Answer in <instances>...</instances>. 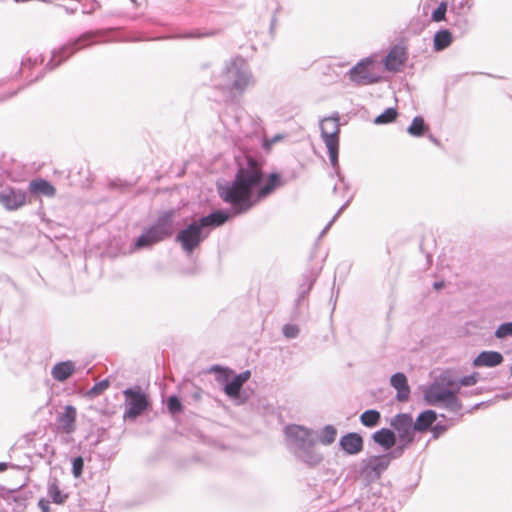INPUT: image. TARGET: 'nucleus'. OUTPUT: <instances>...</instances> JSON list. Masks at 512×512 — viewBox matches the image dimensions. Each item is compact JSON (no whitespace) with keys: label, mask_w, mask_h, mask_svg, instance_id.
I'll return each instance as SVG.
<instances>
[{"label":"nucleus","mask_w":512,"mask_h":512,"mask_svg":"<svg viewBox=\"0 0 512 512\" xmlns=\"http://www.w3.org/2000/svg\"><path fill=\"white\" fill-rule=\"evenodd\" d=\"M263 166L262 158L246 155L244 162L239 163L234 179L217 184L219 197L230 205L231 211H212L181 229L175 240L187 255H191L200 246L212 229L225 224L232 216L248 212L277 188L285 185L286 182L277 172L270 173L265 180Z\"/></svg>","instance_id":"nucleus-1"},{"label":"nucleus","mask_w":512,"mask_h":512,"mask_svg":"<svg viewBox=\"0 0 512 512\" xmlns=\"http://www.w3.org/2000/svg\"><path fill=\"white\" fill-rule=\"evenodd\" d=\"M212 82L215 88L238 95L255 85L249 64L239 56L225 61L221 72L212 78Z\"/></svg>","instance_id":"nucleus-2"},{"label":"nucleus","mask_w":512,"mask_h":512,"mask_svg":"<svg viewBox=\"0 0 512 512\" xmlns=\"http://www.w3.org/2000/svg\"><path fill=\"white\" fill-rule=\"evenodd\" d=\"M175 210L169 209L161 212L156 221L146 227L142 233L134 240L133 250L139 251L150 249L167 238L174 232Z\"/></svg>","instance_id":"nucleus-3"},{"label":"nucleus","mask_w":512,"mask_h":512,"mask_svg":"<svg viewBox=\"0 0 512 512\" xmlns=\"http://www.w3.org/2000/svg\"><path fill=\"white\" fill-rule=\"evenodd\" d=\"M97 35L94 32H86L81 34L76 40L69 42L58 50L52 52V57L46 65V69L53 70L63 61L67 60L78 50L83 49L97 42Z\"/></svg>","instance_id":"nucleus-4"},{"label":"nucleus","mask_w":512,"mask_h":512,"mask_svg":"<svg viewBox=\"0 0 512 512\" xmlns=\"http://www.w3.org/2000/svg\"><path fill=\"white\" fill-rule=\"evenodd\" d=\"M351 82L357 86H366L378 83L382 80L376 70V62L371 57L361 59L347 73Z\"/></svg>","instance_id":"nucleus-5"},{"label":"nucleus","mask_w":512,"mask_h":512,"mask_svg":"<svg viewBox=\"0 0 512 512\" xmlns=\"http://www.w3.org/2000/svg\"><path fill=\"white\" fill-rule=\"evenodd\" d=\"M388 467L387 460L382 455L370 456L361 461L359 477L365 485H370L379 480Z\"/></svg>","instance_id":"nucleus-6"},{"label":"nucleus","mask_w":512,"mask_h":512,"mask_svg":"<svg viewBox=\"0 0 512 512\" xmlns=\"http://www.w3.org/2000/svg\"><path fill=\"white\" fill-rule=\"evenodd\" d=\"M313 431L300 425H288L285 428V435L288 439V445L297 452L308 446H314L315 441L311 438Z\"/></svg>","instance_id":"nucleus-7"},{"label":"nucleus","mask_w":512,"mask_h":512,"mask_svg":"<svg viewBox=\"0 0 512 512\" xmlns=\"http://www.w3.org/2000/svg\"><path fill=\"white\" fill-rule=\"evenodd\" d=\"M123 393L128 404V409L126 410L124 417L136 419L148 407L147 396L140 390V388H128Z\"/></svg>","instance_id":"nucleus-8"},{"label":"nucleus","mask_w":512,"mask_h":512,"mask_svg":"<svg viewBox=\"0 0 512 512\" xmlns=\"http://www.w3.org/2000/svg\"><path fill=\"white\" fill-rule=\"evenodd\" d=\"M391 427L397 432L400 442L413 443L415 429L413 418L408 413H399L390 420Z\"/></svg>","instance_id":"nucleus-9"},{"label":"nucleus","mask_w":512,"mask_h":512,"mask_svg":"<svg viewBox=\"0 0 512 512\" xmlns=\"http://www.w3.org/2000/svg\"><path fill=\"white\" fill-rule=\"evenodd\" d=\"M320 132L325 145L339 144L340 124L338 113L320 121Z\"/></svg>","instance_id":"nucleus-10"},{"label":"nucleus","mask_w":512,"mask_h":512,"mask_svg":"<svg viewBox=\"0 0 512 512\" xmlns=\"http://www.w3.org/2000/svg\"><path fill=\"white\" fill-rule=\"evenodd\" d=\"M26 203V193L20 189L7 187L0 191V204L7 210L13 211Z\"/></svg>","instance_id":"nucleus-11"},{"label":"nucleus","mask_w":512,"mask_h":512,"mask_svg":"<svg viewBox=\"0 0 512 512\" xmlns=\"http://www.w3.org/2000/svg\"><path fill=\"white\" fill-rule=\"evenodd\" d=\"M452 389H446L438 380L426 386L423 390V398L426 404L436 406L443 404Z\"/></svg>","instance_id":"nucleus-12"},{"label":"nucleus","mask_w":512,"mask_h":512,"mask_svg":"<svg viewBox=\"0 0 512 512\" xmlns=\"http://www.w3.org/2000/svg\"><path fill=\"white\" fill-rule=\"evenodd\" d=\"M340 448L348 455H357L363 451V437L356 432H349L339 440Z\"/></svg>","instance_id":"nucleus-13"},{"label":"nucleus","mask_w":512,"mask_h":512,"mask_svg":"<svg viewBox=\"0 0 512 512\" xmlns=\"http://www.w3.org/2000/svg\"><path fill=\"white\" fill-rule=\"evenodd\" d=\"M406 60V53L403 48L394 46L390 49L383 60L384 68L390 72L399 71Z\"/></svg>","instance_id":"nucleus-14"},{"label":"nucleus","mask_w":512,"mask_h":512,"mask_svg":"<svg viewBox=\"0 0 512 512\" xmlns=\"http://www.w3.org/2000/svg\"><path fill=\"white\" fill-rule=\"evenodd\" d=\"M391 386L396 389V399L399 402H406L410 396V387L406 375L402 372L393 374L390 378Z\"/></svg>","instance_id":"nucleus-15"},{"label":"nucleus","mask_w":512,"mask_h":512,"mask_svg":"<svg viewBox=\"0 0 512 512\" xmlns=\"http://www.w3.org/2000/svg\"><path fill=\"white\" fill-rule=\"evenodd\" d=\"M250 377L251 372L246 370L235 375L231 380L226 381L223 389L225 394L230 398H238L244 383L247 382Z\"/></svg>","instance_id":"nucleus-16"},{"label":"nucleus","mask_w":512,"mask_h":512,"mask_svg":"<svg viewBox=\"0 0 512 512\" xmlns=\"http://www.w3.org/2000/svg\"><path fill=\"white\" fill-rule=\"evenodd\" d=\"M504 358L497 351H482L474 360V367H496L503 362Z\"/></svg>","instance_id":"nucleus-17"},{"label":"nucleus","mask_w":512,"mask_h":512,"mask_svg":"<svg viewBox=\"0 0 512 512\" xmlns=\"http://www.w3.org/2000/svg\"><path fill=\"white\" fill-rule=\"evenodd\" d=\"M75 363L71 360L56 363L51 369V375L58 382H65L75 372Z\"/></svg>","instance_id":"nucleus-18"},{"label":"nucleus","mask_w":512,"mask_h":512,"mask_svg":"<svg viewBox=\"0 0 512 512\" xmlns=\"http://www.w3.org/2000/svg\"><path fill=\"white\" fill-rule=\"evenodd\" d=\"M373 441L384 450H391L397 442L396 433L389 428H381L372 434Z\"/></svg>","instance_id":"nucleus-19"},{"label":"nucleus","mask_w":512,"mask_h":512,"mask_svg":"<svg viewBox=\"0 0 512 512\" xmlns=\"http://www.w3.org/2000/svg\"><path fill=\"white\" fill-rule=\"evenodd\" d=\"M29 191L33 195L54 197L56 194L55 187L46 179L37 178L29 182Z\"/></svg>","instance_id":"nucleus-20"},{"label":"nucleus","mask_w":512,"mask_h":512,"mask_svg":"<svg viewBox=\"0 0 512 512\" xmlns=\"http://www.w3.org/2000/svg\"><path fill=\"white\" fill-rule=\"evenodd\" d=\"M321 269V266H315L303 273L302 283L299 285V299H303L310 292Z\"/></svg>","instance_id":"nucleus-21"},{"label":"nucleus","mask_w":512,"mask_h":512,"mask_svg":"<svg viewBox=\"0 0 512 512\" xmlns=\"http://www.w3.org/2000/svg\"><path fill=\"white\" fill-rule=\"evenodd\" d=\"M76 421V409L75 407L68 405L65 407V411L58 418L59 427L67 434L74 432Z\"/></svg>","instance_id":"nucleus-22"},{"label":"nucleus","mask_w":512,"mask_h":512,"mask_svg":"<svg viewBox=\"0 0 512 512\" xmlns=\"http://www.w3.org/2000/svg\"><path fill=\"white\" fill-rule=\"evenodd\" d=\"M437 419V414L433 410H425L421 412L414 423V429L416 432H426L431 429L433 423Z\"/></svg>","instance_id":"nucleus-23"},{"label":"nucleus","mask_w":512,"mask_h":512,"mask_svg":"<svg viewBox=\"0 0 512 512\" xmlns=\"http://www.w3.org/2000/svg\"><path fill=\"white\" fill-rule=\"evenodd\" d=\"M314 446H308L305 449H301L297 452H295V456L306 463L307 465L313 467L320 464L323 460V457L320 453L316 452L313 449Z\"/></svg>","instance_id":"nucleus-24"},{"label":"nucleus","mask_w":512,"mask_h":512,"mask_svg":"<svg viewBox=\"0 0 512 512\" xmlns=\"http://www.w3.org/2000/svg\"><path fill=\"white\" fill-rule=\"evenodd\" d=\"M453 42V36L450 30L441 29L437 31L433 39V48L436 52H440L448 48Z\"/></svg>","instance_id":"nucleus-25"},{"label":"nucleus","mask_w":512,"mask_h":512,"mask_svg":"<svg viewBox=\"0 0 512 512\" xmlns=\"http://www.w3.org/2000/svg\"><path fill=\"white\" fill-rule=\"evenodd\" d=\"M330 163L334 169V174L339 178V181L344 185V189L348 190V184L345 182L344 176L341 175L340 169H339V162H338V156H339V144H333L332 146L326 145Z\"/></svg>","instance_id":"nucleus-26"},{"label":"nucleus","mask_w":512,"mask_h":512,"mask_svg":"<svg viewBox=\"0 0 512 512\" xmlns=\"http://www.w3.org/2000/svg\"><path fill=\"white\" fill-rule=\"evenodd\" d=\"M216 34L215 30L202 31L200 29L190 30L184 33H178L167 36V39H201L204 37H212Z\"/></svg>","instance_id":"nucleus-27"},{"label":"nucleus","mask_w":512,"mask_h":512,"mask_svg":"<svg viewBox=\"0 0 512 512\" xmlns=\"http://www.w3.org/2000/svg\"><path fill=\"white\" fill-rule=\"evenodd\" d=\"M381 420V414L375 409H369L364 411L360 415V422L362 425L368 428L376 427Z\"/></svg>","instance_id":"nucleus-28"},{"label":"nucleus","mask_w":512,"mask_h":512,"mask_svg":"<svg viewBox=\"0 0 512 512\" xmlns=\"http://www.w3.org/2000/svg\"><path fill=\"white\" fill-rule=\"evenodd\" d=\"M337 437V429L333 425H325L318 434V441L325 446H329L335 442Z\"/></svg>","instance_id":"nucleus-29"},{"label":"nucleus","mask_w":512,"mask_h":512,"mask_svg":"<svg viewBox=\"0 0 512 512\" xmlns=\"http://www.w3.org/2000/svg\"><path fill=\"white\" fill-rule=\"evenodd\" d=\"M428 129V126L425 124V121L423 117L416 116L410 126L407 128V132L414 137H420L424 135L426 130Z\"/></svg>","instance_id":"nucleus-30"},{"label":"nucleus","mask_w":512,"mask_h":512,"mask_svg":"<svg viewBox=\"0 0 512 512\" xmlns=\"http://www.w3.org/2000/svg\"><path fill=\"white\" fill-rule=\"evenodd\" d=\"M48 495L52 499V501L56 504H63V503H65V501L68 498V494H64L60 490L56 480L49 482Z\"/></svg>","instance_id":"nucleus-31"},{"label":"nucleus","mask_w":512,"mask_h":512,"mask_svg":"<svg viewBox=\"0 0 512 512\" xmlns=\"http://www.w3.org/2000/svg\"><path fill=\"white\" fill-rule=\"evenodd\" d=\"M457 394L458 393L452 389L443 402V406L453 413L460 412L463 407L462 402L457 397Z\"/></svg>","instance_id":"nucleus-32"},{"label":"nucleus","mask_w":512,"mask_h":512,"mask_svg":"<svg viewBox=\"0 0 512 512\" xmlns=\"http://www.w3.org/2000/svg\"><path fill=\"white\" fill-rule=\"evenodd\" d=\"M398 112L395 108L389 107L374 119L376 125L389 124L396 120Z\"/></svg>","instance_id":"nucleus-33"},{"label":"nucleus","mask_w":512,"mask_h":512,"mask_svg":"<svg viewBox=\"0 0 512 512\" xmlns=\"http://www.w3.org/2000/svg\"><path fill=\"white\" fill-rule=\"evenodd\" d=\"M411 443L406 442H400L398 446H394L393 449L385 454H382V457H385L387 460L388 466L390 465V462L394 459H398L402 457L404 454L405 449L410 445Z\"/></svg>","instance_id":"nucleus-34"},{"label":"nucleus","mask_w":512,"mask_h":512,"mask_svg":"<svg viewBox=\"0 0 512 512\" xmlns=\"http://www.w3.org/2000/svg\"><path fill=\"white\" fill-rule=\"evenodd\" d=\"M438 381L443 385L446 389H453L456 393H460V386H458V380H454L447 374H442Z\"/></svg>","instance_id":"nucleus-35"},{"label":"nucleus","mask_w":512,"mask_h":512,"mask_svg":"<svg viewBox=\"0 0 512 512\" xmlns=\"http://www.w3.org/2000/svg\"><path fill=\"white\" fill-rule=\"evenodd\" d=\"M167 408L171 414H178L183 410L182 403L176 395H171L168 397Z\"/></svg>","instance_id":"nucleus-36"},{"label":"nucleus","mask_w":512,"mask_h":512,"mask_svg":"<svg viewBox=\"0 0 512 512\" xmlns=\"http://www.w3.org/2000/svg\"><path fill=\"white\" fill-rule=\"evenodd\" d=\"M495 336L498 339L512 337V322H503L495 331Z\"/></svg>","instance_id":"nucleus-37"},{"label":"nucleus","mask_w":512,"mask_h":512,"mask_svg":"<svg viewBox=\"0 0 512 512\" xmlns=\"http://www.w3.org/2000/svg\"><path fill=\"white\" fill-rule=\"evenodd\" d=\"M110 386V381L108 379H104L98 383H96L88 392V394L92 397L98 396L102 394L106 389Z\"/></svg>","instance_id":"nucleus-38"},{"label":"nucleus","mask_w":512,"mask_h":512,"mask_svg":"<svg viewBox=\"0 0 512 512\" xmlns=\"http://www.w3.org/2000/svg\"><path fill=\"white\" fill-rule=\"evenodd\" d=\"M84 469V459L81 456H77L72 460V474L75 478L82 476Z\"/></svg>","instance_id":"nucleus-39"},{"label":"nucleus","mask_w":512,"mask_h":512,"mask_svg":"<svg viewBox=\"0 0 512 512\" xmlns=\"http://www.w3.org/2000/svg\"><path fill=\"white\" fill-rule=\"evenodd\" d=\"M478 379H479V373L474 372L471 375H467V376H464V377H461L460 379H458V386H460V388L462 386H465V387L473 386L478 382Z\"/></svg>","instance_id":"nucleus-40"},{"label":"nucleus","mask_w":512,"mask_h":512,"mask_svg":"<svg viewBox=\"0 0 512 512\" xmlns=\"http://www.w3.org/2000/svg\"><path fill=\"white\" fill-rule=\"evenodd\" d=\"M446 11H447V4L445 2H441L438 5V7L432 12V19L436 22L444 20Z\"/></svg>","instance_id":"nucleus-41"},{"label":"nucleus","mask_w":512,"mask_h":512,"mask_svg":"<svg viewBox=\"0 0 512 512\" xmlns=\"http://www.w3.org/2000/svg\"><path fill=\"white\" fill-rule=\"evenodd\" d=\"M283 335L288 339L296 338L299 334V328L296 324L287 323L283 327Z\"/></svg>","instance_id":"nucleus-42"},{"label":"nucleus","mask_w":512,"mask_h":512,"mask_svg":"<svg viewBox=\"0 0 512 512\" xmlns=\"http://www.w3.org/2000/svg\"><path fill=\"white\" fill-rule=\"evenodd\" d=\"M44 60V58L41 56V55H36L34 57H32L31 55L27 56L26 58H24L22 60V67L23 68H26V67H32L34 65H37L38 63H42Z\"/></svg>","instance_id":"nucleus-43"},{"label":"nucleus","mask_w":512,"mask_h":512,"mask_svg":"<svg viewBox=\"0 0 512 512\" xmlns=\"http://www.w3.org/2000/svg\"><path fill=\"white\" fill-rule=\"evenodd\" d=\"M351 202V198H348L346 202L339 208L337 213L334 215L332 220L325 226V228L322 230L321 235L325 234L331 227L332 223L336 220L337 217L349 206Z\"/></svg>","instance_id":"nucleus-44"},{"label":"nucleus","mask_w":512,"mask_h":512,"mask_svg":"<svg viewBox=\"0 0 512 512\" xmlns=\"http://www.w3.org/2000/svg\"><path fill=\"white\" fill-rule=\"evenodd\" d=\"M284 137L285 136L283 134H276L273 137H271L270 139H266L264 141L263 147L265 149H270L272 145H274L275 143L281 141L282 139H284Z\"/></svg>","instance_id":"nucleus-45"},{"label":"nucleus","mask_w":512,"mask_h":512,"mask_svg":"<svg viewBox=\"0 0 512 512\" xmlns=\"http://www.w3.org/2000/svg\"><path fill=\"white\" fill-rule=\"evenodd\" d=\"M38 506L42 512H50V502L46 499H40Z\"/></svg>","instance_id":"nucleus-46"},{"label":"nucleus","mask_w":512,"mask_h":512,"mask_svg":"<svg viewBox=\"0 0 512 512\" xmlns=\"http://www.w3.org/2000/svg\"><path fill=\"white\" fill-rule=\"evenodd\" d=\"M432 432L435 436L444 433L446 431V426L441 424H436L435 426L431 427Z\"/></svg>","instance_id":"nucleus-47"},{"label":"nucleus","mask_w":512,"mask_h":512,"mask_svg":"<svg viewBox=\"0 0 512 512\" xmlns=\"http://www.w3.org/2000/svg\"><path fill=\"white\" fill-rule=\"evenodd\" d=\"M444 286H445L444 281H436V282H434V284H433V287H434V289H436V290H440V289H441V288H443Z\"/></svg>","instance_id":"nucleus-48"},{"label":"nucleus","mask_w":512,"mask_h":512,"mask_svg":"<svg viewBox=\"0 0 512 512\" xmlns=\"http://www.w3.org/2000/svg\"><path fill=\"white\" fill-rule=\"evenodd\" d=\"M201 393H202L201 389H196L195 392L193 393V398L195 400H199L201 398Z\"/></svg>","instance_id":"nucleus-49"},{"label":"nucleus","mask_w":512,"mask_h":512,"mask_svg":"<svg viewBox=\"0 0 512 512\" xmlns=\"http://www.w3.org/2000/svg\"><path fill=\"white\" fill-rule=\"evenodd\" d=\"M212 370H213V371H220V370H221V371H226L225 369H223V368H222L221 366H219V365H215V366H213V367H212Z\"/></svg>","instance_id":"nucleus-50"},{"label":"nucleus","mask_w":512,"mask_h":512,"mask_svg":"<svg viewBox=\"0 0 512 512\" xmlns=\"http://www.w3.org/2000/svg\"><path fill=\"white\" fill-rule=\"evenodd\" d=\"M429 139H430L434 144H436V145H438V144H439V141H438V140H437V138H435L433 135H430V136H429Z\"/></svg>","instance_id":"nucleus-51"},{"label":"nucleus","mask_w":512,"mask_h":512,"mask_svg":"<svg viewBox=\"0 0 512 512\" xmlns=\"http://www.w3.org/2000/svg\"><path fill=\"white\" fill-rule=\"evenodd\" d=\"M7 468V464L4 462L0 463V472L4 471Z\"/></svg>","instance_id":"nucleus-52"},{"label":"nucleus","mask_w":512,"mask_h":512,"mask_svg":"<svg viewBox=\"0 0 512 512\" xmlns=\"http://www.w3.org/2000/svg\"><path fill=\"white\" fill-rule=\"evenodd\" d=\"M509 396H510V394H509V393H507V394L503 395V396H502V398H503V399H508V398H509Z\"/></svg>","instance_id":"nucleus-53"},{"label":"nucleus","mask_w":512,"mask_h":512,"mask_svg":"<svg viewBox=\"0 0 512 512\" xmlns=\"http://www.w3.org/2000/svg\"><path fill=\"white\" fill-rule=\"evenodd\" d=\"M481 405H482V403H478V404H476V405L473 407V409H478Z\"/></svg>","instance_id":"nucleus-54"},{"label":"nucleus","mask_w":512,"mask_h":512,"mask_svg":"<svg viewBox=\"0 0 512 512\" xmlns=\"http://www.w3.org/2000/svg\"><path fill=\"white\" fill-rule=\"evenodd\" d=\"M336 191H337V185H335L333 188V192L336 193Z\"/></svg>","instance_id":"nucleus-55"},{"label":"nucleus","mask_w":512,"mask_h":512,"mask_svg":"<svg viewBox=\"0 0 512 512\" xmlns=\"http://www.w3.org/2000/svg\"><path fill=\"white\" fill-rule=\"evenodd\" d=\"M474 393L475 394H479V393H481V391L480 390H475Z\"/></svg>","instance_id":"nucleus-56"},{"label":"nucleus","mask_w":512,"mask_h":512,"mask_svg":"<svg viewBox=\"0 0 512 512\" xmlns=\"http://www.w3.org/2000/svg\"><path fill=\"white\" fill-rule=\"evenodd\" d=\"M511 374H512V365H511Z\"/></svg>","instance_id":"nucleus-57"},{"label":"nucleus","mask_w":512,"mask_h":512,"mask_svg":"<svg viewBox=\"0 0 512 512\" xmlns=\"http://www.w3.org/2000/svg\"><path fill=\"white\" fill-rule=\"evenodd\" d=\"M3 339L1 338L0 341H2Z\"/></svg>","instance_id":"nucleus-58"}]
</instances>
